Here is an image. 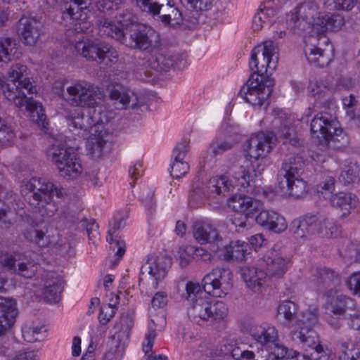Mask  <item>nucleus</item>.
<instances>
[{
  "label": "nucleus",
  "instance_id": "864d4df0",
  "mask_svg": "<svg viewBox=\"0 0 360 360\" xmlns=\"http://www.w3.org/2000/svg\"><path fill=\"white\" fill-rule=\"evenodd\" d=\"M28 69L27 65L20 63L13 64L8 70V75L9 78L15 83L27 75Z\"/></svg>",
  "mask_w": 360,
  "mask_h": 360
},
{
  "label": "nucleus",
  "instance_id": "37998d69",
  "mask_svg": "<svg viewBox=\"0 0 360 360\" xmlns=\"http://www.w3.org/2000/svg\"><path fill=\"white\" fill-rule=\"evenodd\" d=\"M156 337L155 329L148 328L145 335L144 341L143 342V351L146 356V360H167V357L163 355H155L151 356L152 349L154 345L155 338Z\"/></svg>",
  "mask_w": 360,
  "mask_h": 360
},
{
  "label": "nucleus",
  "instance_id": "412c9836",
  "mask_svg": "<svg viewBox=\"0 0 360 360\" xmlns=\"http://www.w3.org/2000/svg\"><path fill=\"white\" fill-rule=\"evenodd\" d=\"M24 237L40 248L55 247L58 242V233L53 229H31L24 232Z\"/></svg>",
  "mask_w": 360,
  "mask_h": 360
},
{
  "label": "nucleus",
  "instance_id": "c03bdc74",
  "mask_svg": "<svg viewBox=\"0 0 360 360\" xmlns=\"http://www.w3.org/2000/svg\"><path fill=\"white\" fill-rule=\"evenodd\" d=\"M167 13L160 16L161 21L165 25L169 24L172 26L180 25L183 21L180 11L169 2L167 4Z\"/></svg>",
  "mask_w": 360,
  "mask_h": 360
},
{
  "label": "nucleus",
  "instance_id": "393cba45",
  "mask_svg": "<svg viewBox=\"0 0 360 360\" xmlns=\"http://www.w3.org/2000/svg\"><path fill=\"white\" fill-rule=\"evenodd\" d=\"M193 234L195 240L201 245L219 243L221 239L217 228L203 220L194 222Z\"/></svg>",
  "mask_w": 360,
  "mask_h": 360
},
{
  "label": "nucleus",
  "instance_id": "f03ea898",
  "mask_svg": "<svg viewBox=\"0 0 360 360\" xmlns=\"http://www.w3.org/2000/svg\"><path fill=\"white\" fill-rule=\"evenodd\" d=\"M298 309L295 302L283 300L278 306L277 319L292 328L290 337L295 344L314 348L319 355L318 360H330L331 352L319 343L318 335L314 330L318 322L316 310L307 309L298 314Z\"/></svg>",
  "mask_w": 360,
  "mask_h": 360
},
{
  "label": "nucleus",
  "instance_id": "9d476101",
  "mask_svg": "<svg viewBox=\"0 0 360 360\" xmlns=\"http://www.w3.org/2000/svg\"><path fill=\"white\" fill-rule=\"evenodd\" d=\"M47 155L63 178L75 179L82 174L83 169L81 160L71 148L63 144H53L48 149Z\"/></svg>",
  "mask_w": 360,
  "mask_h": 360
},
{
  "label": "nucleus",
  "instance_id": "aec40b11",
  "mask_svg": "<svg viewBox=\"0 0 360 360\" xmlns=\"http://www.w3.org/2000/svg\"><path fill=\"white\" fill-rule=\"evenodd\" d=\"M17 33L25 45L34 46L43 34V25L36 18L23 15L17 22Z\"/></svg>",
  "mask_w": 360,
  "mask_h": 360
},
{
  "label": "nucleus",
  "instance_id": "f257e3e1",
  "mask_svg": "<svg viewBox=\"0 0 360 360\" xmlns=\"http://www.w3.org/2000/svg\"><path fill=\"white\" fill-rule=\"evenodd\" d=\"M66 91L65 100L70 105L92 108L86 115L77 135L87 139L91 153L100 157L109 137L106 124L113 114L99 105V101L105 97L104 91L99 86L83 79L73 82Z\"/></svg>",
  "mask_w": 360,
  "mask_h": 360
},
{
  "label": "nucleus",
  "instance_id": "1a4fd4ad",
  "mask_svg": "<svg viewBox=\"0 0 360 360\" xmlns=\"http://www.w3.org/2000/svg\"><path fill=\"white\" fill-rule=\"evenodd\" d=\"M300 166L294 158L283 162L278 172V189L282 195L298 198L306 193L307 184L300 177Z\"/></svg>",
  "mask_w": 360,
  "mask_h": 360
},
{
  "label": "nucleus",
  "instance_id": "5701e85b",
  "mask_svg": "<svg viewBox=\"0 0 360 360\" xmlns=\"http://www.w3.org/2000/svg\"><path fill=\"white\" fill-rule=\"evenodd\" d=\"M109 98L115 103H118L121 109L139 107L137 94L130 88L120 84H114L109 89Z\"/></svg>",
  "mask_w": 360,
  "mask_h": 360
},
{
  "label": "nucleus",
  "instance_id": "e433bc0d",
  "mask_svg": "<svg viewBox=\"0 0 360 360\" xmlns=\"http://www.w3.org/2000/svg\"><path fill=\"white\" fill-rule=\"evenodd\" d=\"M314 214H306L294 219L290 225V231L297 238H304L307 234H314Z\"/></svg>",
  "mask_w": 360,
  "mask_h": 360
},
{
  "label": "nucleus",
  "instance_id": "338daca9",
  "mask_svg": "<svg viewBox=\"0 0 360 360\" xmlns=\"http://www.w3.org/2000/svg\"><path fill=\"white\" fill-rule=\"evenodd\" d=\"M268 348L271 350V354L275 356L276 360H281L290 352L285 347L278 343V340L272 343Z\"/></svg>",
  "mask_w": 360,
  "mask_h": 360
},
{
  "label": "nucleus",
  "instance_id": "a211bd4d",
  "mask_svg": "<svg viewBox=\"0 0 360 360\" xmlns=\"http://www.w3.org/2000/svg\"><path fill=\"white\" fill-rule=\"evenodd\" d=\"M116 22L107 18H102L98 25V31L101 35H105L117 41L126 40L124 27L132 25L135 22V17L129 10L123 11L115 15Z\"/></svg>",
  "mask_w": 360,
  "mask_h": 360
},
{
  "label": "nucleus",
  "instance_id": "680f3d73",
  "mask_svg": "<svg viewBox=\"0 0 360 360\" xmlns=\"http://www.w3.org/2000/svg\"><path fill=\"white\" fill-rule=\"evenodd\" d=\"M86 230L88 234L89 242L94 245L97 244V243L100 240L98 225L94 220H91L86 223Z\"/></svg>",
  "mask_w": 360,
  "mask_h": 360
},
{
  "label": "nucleus",
  "instance_id": "a18cd8bd",
  "mask_svg": "<svg viewBox=\"0 0 360 360\" xmlns=\"http://www.w3.org/2000/svg\"><path fill=\"white\" fill-rule=\"evenodd\" d=\"M359 168L355 164L345 165L342 169L339 179L345 185L355 183L359 180Z\"/></svg>",
  "mask_w": 360,
  "mask_h": 360
},
{
  "label": "nucleus",
  "instance_id": "ddd939ff",
  "mask_svg": "<svg viewBox=\"0 0 360 360\" xmlns=\"http://www.w3.org/2000/svg\"><path fill=\"white\" fill-rule=\"evenodd\" d=\"M228 204L233 210L242 214L240 217L235 216L231 219L232 224L238 232L240 231V229L246 227L247 218L254 217L263 207L261 200L242 195H235L229 198Z\"/></svg>",
  "mask_w": 360,
  "mask_h": 360
},
{
  "label": "nucleus",
  "instance_id": "b1692460",
  "mask_svg": "<svg viewBox=\"0 0 360 360\" xmlns=\"http://www.w3.org/2000/svg\"><path fill=\"white\" fill-rule=\"evenodd\" d=\"M189 149V144L186 141L178 143L173 149L172 158L174 160L171 165V175L174 178L180 179L189 171V165L184 161Z\"/></svg>",
  "mask_w": 360,
  "mask_h": 360
},
{
  "label": "nucleus",
  "instance_id": "603ef678",
  "mask_svg": "<svg viewBox=\"0 0 360 360\" xmlns=\"http://www.w3.org/2000/svg\"><path fill=\"white\" fill-rule=\"evenodd\" d=\"M98 9L103 12H110L111 14L114 11H117V14L122 12L124 9L122 0H99L97 3ZM127 9H125L126 11Z\"/></svg>",
  "mask_w": 360,
  "mask_h": 360
},
{
  "label": "nucleus",
  "instance_id": "49530a36",
  "mask_svg": "<svg viewBox=\"0 0 360 360\" xmlns=\"http://www.w3.org/2000/svg\"><path fill=\"white\" fill-rule=\"evenodd\" d=\"M86 115L82 110L75 109L71 111L67 116L70 130L74 134H78Z\"/></svg>",
  "mask_w": 360,
  "mask_h": 360
},
{
  "label": "nucleus",
  "instance_id": "09e8293b",
  "mask_svg": "<svg viewBox=\"0 0 360 360\" xmlns=\"http://www.w3.org/2000/svg\"><path fill=\"white\" fill-rule=\"evenodd\" d=\"M335 180L333 176H326L316 186V190L325 199H330L335 190Z\"/></svg>",
  "mask_w": 360,
  "mask_h": 360
},
{
  "label": "nucleus",
  "instance_id": "39448f33",
  "mask_svg": "<svg viewBox=\"0 0 360 360\" xmlns=\"http://www.w3.org/2000/svg\"><path fill=\"white\" fill-rule=\"evenodd\" d=\"M202 294V288L199 283H187L184 296L191 302L188 308L190 319L198 324L223 321L229 314L226 304L222 301L211 302L201 297Z\"/></svg>",
  "mask_w": 360,
  "mask_h": 360
},
{
  "label": "nucleus",
  "instance_id": "7c9ffc66",
  "mask_svg": "<svg viewBox=\"0 0 360 360\" xmlns=\"http://www.w3.org/2000/svg\"><path fill=\"white\" fill-rule=\"evenodd\" d=\"M314 233L323 238H335L339 235L340 227L333 219L320 214H314Z\"/></svg>",
  "mask_w": 360,
  "mask_h": 360
},
{
  "label": "nucleus",
  "instance_id": "69168bd1",
  "mask_svg": "<svg viewBox=\"0 0 360 360\" xmlns=\"http://www.w3.org/2000/svg\"><path fill=\"white\" fill-rule=\"evenodd\" d=\"M102 55V62L104 61L105 58H108L111 63H116L119 59V54L117 50L106 44L103 46Z\"/></svg>",
  "mask_w": 360,
  "mask_h": 360
},
{
  "label": "nucleus",
  "instance_id": "5fc2aeb1",
  "mask_svg": "<svg viewBox=\"0 0 360 360\" xmlns=\"http://www.w3.org/2000/svg\"><path fill=\"white\" fill-rule=\"evenodd\" d=\"M14 136V132L11 127L5 124L0 118V144L10 145L13 141Z\"/></svg>",
  "mask_w": 360,
  "mask_h": 360
},
{
  "label": "nucleus",
  "instance_id": "20e7f679",
  "mask_svg": "<svg viewBox=\"0 0 360 360\" xmlns=\"http://www.w3.org/2000/svg\"><path fill=\"white\" fill-rule=\"evenodd\" d=\"M21 193L30 206L42 217H52L58 210L53 195L58 198L68 196L67 190L42 178L32 177L21 186Z\"/></svg>",
  "mask_w": 360,
  "mask_h": 360
},
{
  "label": "nucleus",
  "instance_id": "c85d7f7f",
  "mask_svg": "<svg viewBox=\"0 0 360 360\" xmlns=\"http://www.w3.org/2000/svg\"><path fill=\"white\" fill-rule=\"evenodd\" d=\"M356 307L355 301L342 294H336L329 297L326 309L335 316H343L347 311H353Z\"/></svg>",
  "mask_w": 360,
  "mask_h": 360
},
{
  "label": "nucleus",
  "instance_id": "4468645a",
  "mask_svg": "<svg viewBox=\"0 0 360 360\" xmlns=\"http://www.w3.org/2000/svg\"><path fill=\"white\" fill-rule=\"evenodd\" d=\"M231 277L229 269L216 267L202 278L203 290L213 297H223L232 288Z\"/></svg>",
  "mask_w": 360,
  "mask_h": 360
},
{
  "label": "nucleus",
  "instance_id": "9b49d317",
  "mask_svg": "<svg viewBox=\"0 0 360 360\" xmlns=\"http://www.w3.org/2000/svg\"><path fill=\"white\" fill-rule=\"evenodd\" d=\"M278 61V48L273 41L269 40L252 50L249 66L252 73L260 75L263 78H271L266 75L267 72L274 70Z\"/></svg>",
  "mask_w": 360,
  "mask_h": 360
},
{
  "label": "nucleus",
  "instance_id": "0e129e2a",
  "mask_svg": "<svg viewBox=\"0 0 360 360\" xmlns=\"http://www.w3.org/2000/svg\"><path fill=\"white\" fill-rule=\"evenodd\" d=\"M264 25L269 24V19L264 14L263 10H259L253 17L252 27L255 31L261 30Z\"/></svg>",
  "mask_w": 360,
  "mask_h": 360
},
{
  "label": "nucleus",
  "instance_id": "473e14b6",
  "mask_svg": "<svg viewBox=\"0 0 360 360\" xmlns=\"http://www.w3.org/2000/svg\"><path fill=\"white\" fill-rule=\"evenodd\" d=\"M242 276L247 286L254 292H259L261 287L266 281V271L258 269L255 266H247L242 269Z\"/></svg>",
  "mask_w": 360,
  "mask_h": 360
},
{
  "label": "nucleus",
  "instance_id": "13d9d810",
  "mask_svg": "<svg viewBox=\"0 0 360 360\" xmlns=\"http://www.w3.org/2000/svg\"><path fill=\"white\" fill-rule=\"evenodd\" d=\"M153 197L154 192L148 188L144 189L141 196L142 202L150 215H152L155 211V201Z\"/></svg>",
  "mask_w": 360,
  "mask_h": 360
},
{
  "label": "nucleus",
  "instance_id": "052dcab7",
  "mask_svg": "<svg viewBox=\"0 0 360 360\" xmlns=\"http://www.w3.org/2000/svg\"><path fill=\"white\" fill-rule=\"evenodd\" d=\"M152 272L150 277L153 279V285L157 287L158 282L163 279L167 274V270L165 267H160L155 262H150Z\"/></svg>",
  "mask_w": 360,
  "mask_h": 360
},
{
  "label": "nucleus",
  "instance_id": "58836bf2",
  "mask_svg": "<svg viewBox=\"0 0 360 360\" xmlns=\"http://www.w3.org/2000/svg\"><path fill=\"white\" fill-rule=\"evenodd\" d=\"M0 312L1 318H4L13 325L18 315L15 301L13 299L0 297Z\"/></svg>",
  "mask_w": 360,
  "mask_h": 360
},
{
  "label": "nucleus",
  "instance_id": "c756f323",
  "mask_svg": "<svg viewBox=\"0 0 360 360\" xmlns=\"http://www.w3.org/2000/svg\"><path fill=\"white\" fill-rule=\"evenodd\" d=\"M219 255L225 261H243L248 251V244L244 241H231L227 245L218 249Z\"/></svg>",
  "mask_w": 360,
  "mask_h": 360
},
{
  "label": "nucleus",
  "instance_id": "2f4dec72",
  "mask_svg": "<svg viewBox=\"0 0 360 360\" xmlns=\"http://www.w3.org/2000/svg\"><path fill=\"white\" fill-rule=\"evenodd\" d=\"M250 334L255 340L267 347L278 339V330L272 326H253Z\"/></svg>",
  "mask_w": 360,
  "mask_h": 360
},
{
  "label": "nucleus",
  "instance_id": "6e6d98bb",
  "mask_svg": "<svg viewBox=\"0 0 360 360\" xmlns=\"http://www.w3.org/2000/svg\"><path fill=\"white\" fill-rule=\"evenodd\" d=\"M16 214L15 211L5 207L0 208V227L8 229L15 221Z\"/></svg>",
  "mask_w": 360,
  "mask_h": 360
},
{
  "label": "nucleus",
  "instance_id": "79ce46f5",
  "mask_svg": "<svg viewBox=\"0 0 360 360\" xmlns=\"http://www.w3.org/2000/svg\"><path fill=\"white\" fill-rule=\"evenodd\" d=\"M121 221H115L112 225L110 226L108 230V234L106 237L107 241L110 244H115V247L117 248L115 253L116 256L119 257V259L124 255L126 251L125 243L118 238L117 231L120 229Z\"/></svg>",
  "mask_w": 360,
  "mask_h": 360
},
{
  "label": "nucleus",
  "instance_id": "e2e57ef3",
  "mask_svg": "<svg viewBox=\"0 0 360 360\" xmlns=\"http://www.w3.org/2000/svg\"><path fill=\"white\" fill-rule=\"evenodd\" d=\"M16 259L13 255L6 252H0V264L6 268L11 273H15L17 268L15 266Z\"/></svg>",
  "mask_w": 360,
  "mask_h": 360
},
{
  "label": "nucleus",
  "instance_id": "ea45409f",
  "mask_svg": "<svg viewBox=\"0 0 360 360\" xmlns=\"http://www.w3.org/2000/svg\"><path fill=\"white\" fill-rule=\"evenodd\" d=\"M46 333L43 325L25 324L22 328V334L24 340L28 342H35L42 340Z\"/></svg>",
  "mask_w": 360,
  "mask_h": 360
},
{
  "label": "nucleus",
  "instance_id": "7ed1b4c3",
  "mask_svg": "<svg viewBox=\"0 0 360 360\" xmlns=\"http://www.w3.org/2000/svg\"><path fill=\"white\" fill-rule=\"evenodd\" d=\"M254 176L246 167L241 165L234 169L232 179L226 175L212 177L202 188L193 186L189 193L191 200H202L203 198H223L229 195L234 188L240 192H255Z\"/></svg>",
  "mask_w": 360,
  "mask_h": 360
},
{
  "label": "nucleus",
  "instance_id": "4c0bfd02",
  "mask_svg": "<svg viewBox=\"0 0 360 360\" xmlns=\"http://www.w3.org/2000/svg\"><path fill=\"white\" fill-rule=\"evenodd\" d=\"M309 279L316 285H327L338 280V274L326 267L316 268L311 271Z\"/></svg>",
  "mask_w": 360,
  "mask_h": 360
},
{
  "label": "nucleus",
  "instance_id": "6e6552de",
  "mask_svg": "<svg viewBox=\"0 0 360 360\" xmlns=\"http://www.w3.org/2000/svg\"><path fill=\"white\" fill-rule=\"evenodd\" d=\"M274 84V79L263 78L260 75L252 73L247 82L240 88L238 96L254 108H266Z\"/></svg>",
  "mask_w": 360,
  "mask_h": 360
},
{
  "label": "nucleus",
  "instance_id": "f3484780",
  "mask_svg": "<svg viewBox=\"0 0 360 360\" xmlns=\"http://www.w3.org/2000/svg\"><path fill=\"white\" fill-rule=\"evenodd\" d=\"M129 40L124 43L132 48L143 51L152 50L160 44L159 34L152 27L144 25L132 24Z\"/></svg>",
  "mask_w": 360,
  "mask_h": 360
},
{
  "label": "nucleus",
  "instance_id": "2eb2a0df",
  "mask_svg": "<svg viewBox=\"0 0 360 360\" xmlns=\"http://www.w3.org/2000/svg\"><path fill=\"white\" fill-rule=\"evenodd\" d=\"M321 14L319 4L314 0H308L297 4L292 9L288 14L287 20L300 29L311 27L316 30L319 24L316 20Z\"/></svg>",
  "mask_w": 360,
  "mask_h": 360
},
{
  "label": "nucleus",
  "instance_id": "a19ab883",
  "mask_svg": "<svg viewBox=\"0 0 360 360\" xmlns=\"http://www.w3.org/2000/svg\"><path fill=\"white\" fill-rule=\"evenodd\" d=\"M236 141L231 140L230 137L224 136L219 133L210 144V150L214 155H221L231 150Z\"/></svg>",
  "mask_w": 360,
  "mask_h": 360
},
{
  "label": "nucleus",
  "instance_id": "4d7b16f0",
  "mask_svg": "<svg viewBox=\"0 0 360 360\" xmlns=\"http://www.w3.org/2000/svg\"><path fill=\"white\" fill-rule=\"evenodd\" d=\"M37 271V266L33 262H20L18 264L17 273L21 276L29 278H32L35 275Z\"/></svg>",
  "mask_w": 360,
  "mask_h": 360
},
{
  "label": "nucleus",
  "instance_id": "dca6fc26",
  "mask_svg": "<svg viewBox=\"0 0 360 360\" xmlns=\"http://www.w3.org/2000/svg\"><path fill=\"white\" fill-rule=\"evenodd\" d=\"M262 261L265 265L268 276L276 278H283L292 265L291 258L278 244L268 250Z\"/></svg>",
  "mask_w": 360,
  "mask_h": 360
},
{
  "label": "nucleus",
  "instance_id": "cd10ccee",
  "mask_svg": "<svg viewBox=\"0 0 360 360\" xmlns=\"http://www.w3.org/2000/svg\"><path fill=\"white\" fill-rule=\"evenodd\" d=\"M311 37V35H310L305 41L304 53L307 60L309 63L319 68L326 67L332 61L331 56L328 53H326L324 50L313 44L314 41L319 40L322 39V37H318L317 39L310 41Z\"/></svg>",
  "mask_w": 360,
  "mask_h": 360
},
{
  "label": "nucleus",
  "instance_id": "8fccbe9b",
  "mask_svg": "<svg viewBox=\"0 0 360 360\" xmlns=\"http://www.w3.org/2000/svg\"><path fill=\"white\" fill-rule=\"evenodd\" d=\"M119 300L120 298L117 295L115 296V300L113 303H109L101 307L98 315V320L101 324L106 325L114 317Z\"/></svg>",
  "mask_w": 360,
  "mask_h": 360
},
{
  "label": "nucleus",
  "instance_id": "423d86ee",
  "mask_svg": "<svg viewBox=\"0 0 360 360\" xmlns=\"http://www.w3.org/2000/svg\"><path fill=\"white\" fill-rule=\"evenodd\" d=\"M18 84H7L4 94L6 98L13 103L16 107L25 106L27 116L41 130L48 129L49 123L42 104L32 98H28L27 94L37 92L36 87L32 85L29 78L18 80Z\"/></svg>",
  "mask_w": 360,
  "mask_h": 360
},
{
  "label": "nucleus",
  "instance_id": "a878e982",
  "mask_svg": "<svg viewBox=\"0 0 360 360\" xmlns=\"http://www.w3.org/2000/svg\"><path fill=\"white\" fill-rule=\"evenodd\" d=\"M316 20L319 22L316 30V34H311L310 41L317 39L318 37H322L326 39V37L323 36V34L326 30L338 31L340 30L345 23V18L340 14H326L322 13Z\"/></svg>",
  "mask_w": 360,
  "mask_h": 360
},
{
  "label": "nucleus",
  "instance_id": "bf43d9fd",
  "mask_svg": "<svg viewBox=\"0 0 360 360\" xmlns=\"http://www.w3.org/2000/svg\"><path fill=\"white\" fill-rule=\"evenodd\" d=\"M213 0H181L183 4L196 11H207L212 8Z\"/></svg>",
  "mask_w": 360,
  "mask_h": 360
},
{
  "label": "nucleus",
  "instance_id": "0eeeda50",
  "mask_svg": "<svg viewBox=\"0 0 360 360\" xmlns=\"http://www.w3.org/2000/svg\"><path fill=\"white\" fill-rule=\"evenodd\" d=\"M312 136L323 146L340 148L346 136L336 118L326 112L316 114L311 121Z\"/></svg>",
  "mask_w": 360,
  "mask_h": 360
},
{
  "label": "nucleus",
  "instance_id": "774afa93",
  "mask_svg": "<svg viewBox=\"0 0 360 360\" xmlns=\"http://www.w3.org/2000/svg\"><path fill=\"white\" fill-rule=\"evenodd\" d=\"M347 283L354 294L360 295V271L353 273L348 278Z\"/></svg>",
  "mask_w": 360,
  "mask_h": 360
},
{
  "label": "nucleus",
  "instance_id": "f704fd0d",
  "mask_svg": "<svg viewBox=\"0 0 360 360\" xmlns=\"http://www.w3.org/2000/svg\"><path fill=\"white\" fill-rule=\"evenodd\" d=\"M329 200L333 207L340 210L343 217L348 216L357 203V198L355 195L345 192L335 193Z\"/></svg>",
  "mask_w": 360,
  "mask_h": 360
},
{
  "label": "nucleus",
  "instance_id": "bb28decb",
  "mask_svg": "<svg viewBox=\"0 0 360 360\" xmlns=\"http://www.w3.org/2000/svg\"><path fill=\"white\" fill-rule=\"evenodd\" d=\"M256 221L260 226L275 233H281L287 228L285 218L271 210H262L256 217Z\"/></svg>",
  "mask_w": 360,
  "mask_h": 360
},
{
  "label": "nucleus",
  "instance_id": "6ab92c4d",
  "mask_svg": "<svg viewBox=\"0 0 360 360\" xmlns=\"http://www.w3.org/2000/svg\"><path fill=\"white\" fill-rule=\"evenodd\" d=\"M91 4V0H70L65 4L63 18H70L76 22L74 27L75 32H86L89 29V24L86 20Z\"/></svg>",
  "mask_w": 360,
  "mask_h": 360
},
{
  "label": "nucleus",
  "instance_id": "72a5a7b5",
  "mask_svg": "<svg viewBox=\"0 0 360 360\" xmlns=\"http://www.w3.org/2000/svg\"><path fill=\"white\" fill-rule=\"evenodd\" d=\"M22 56L18 50L16 40L12 37L0 38V67Z\"/></svg>",
  "mask_w": 360,
  "mask_h": 360
},
{
  "label": "nucleus",
  "instance_id": "de8ad7c7",
  "mask_svg": "<svg viewBox=\"0 0 360 360\" xmlns=\"http://www.w3.org/2000/svg\"><path fill=\"white\" fill-rule=\"evenodd\" d=\"M308 92L313 96H325L330 91L328 83L323 79H311L307 86Z\"/></svg>",
  "mask_w": 360,
  "mask_h": 360
},
{
  "label": "nucleus",
  "instance_id": "f8f14e48",
  "mask_svg": "<svg viewBox=\"0 0 360 360\" xmlns=\"http://www.w3.org/2000/svg\"><path fill=\"white\" fill-rule=\"evenodd\" d=\"M276 140L275 134L270 132H259L252 134L243 145L244 158L252 165L264 159L272 149V144Z\"/></svg>",
  "mask_w": 360,
  "mask_h": 360
},
{
  "label": "nucleus",
  "instance_id": "3c124183",
  "mask_svg": "<svg viewBox=\"0 0 360 360\" xmlns=\"http://www.w3.org/2000/svg\"><path fill=\"white\" fill-rule=\"evenodd\" d=\"M134 1L141 11L152 15L160 14L161 8L164 6L155 0H134Z\"/></svg>",
  "mask_w": 360,
  "mask_h": 360
},
{
  "label": "nucleus",
  "instance_id": "4be33fe9",
  "mask_svg": "<svg viewBox=\"0 0 360 360\" xmlns=\"http://www.w3.org/2000/svg\"><path fill=\"white\" fill-rule=\"evenodd\" d=\"M42 279L44 281L42 295L44 300L50 303L58 302L65 285L63 278L55 272H47L43 276Z\"/></svg>",
  "mask_w": 360,
  "mask_h": 360
},
{
  "label": "nucleus",
  "instance_id": "c9c22d12",
  "mask_svg": "<svg viewBox=\"0 0 360 360\" xmlns=\"http://www.w3.org/2000/svg\"><path fill=\"white\" fill-rule=\"evenodd\" d=\"M103 46V44H95L91 41L81 40L75 43V49L79 54L87 60L102 63Z\"/></svg>",
  "mask_w": 360,
  "mask_h": 360
}]
</instances>
